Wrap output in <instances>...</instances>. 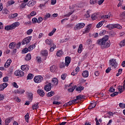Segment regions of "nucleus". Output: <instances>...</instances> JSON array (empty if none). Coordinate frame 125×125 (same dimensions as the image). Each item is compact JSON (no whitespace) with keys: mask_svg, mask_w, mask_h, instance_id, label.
<instances>
[{"mask_svg":"<svg viewBox=\"0 0 125 125\" xmlns=\"http://www.w3.org/2000/svg\"><path fill=\"white\" fill-rule=\"evenodd\" d=\"M108 40H109V36L106 35L102 39H99L97 42V44L101 45L102 49L108 48L111 45V42Z\"/></svg>","mask_w":125,"mask_h":125,"instance_id":"obj_1","label":"nucleus"},{"mask_svg":"<svg viewBox=\"0 0 125 125\" xmlns=\"http://www.w3.org/2000/svg\"><path fill=\"white\" fill-rule=\"evenodd\" d=\"M20 25L19 22H14L10 25H7L5 27V30L6 31H10V30H13L15 29L16 27H18Z\"/></svg>","mask_w":125,"mask_h":125,"instance_id":"obj_2","label":"nucleus"},{"mask_svg":"<svg viewBox=\"0 0 125 125\" xmlns=\"http://www.w3.org/2000/svg\"><path fill=\"white\" fill-rule=\"evenodd\" d=\"M106 28L108 29V30H113V29H115V28H117V29H122V26L118 24H108L106 26Z\"/></svg>","mask_w":125,"mask_h":125,"instance_id":"obj_3","label":"nucleus"},{"mask_svg":"<svg viewBox=\"0 0 125 125\" xmlns=\"http://www.w3.org/2000/svg\"><path fill=\"white\" fill-rule=\"evenodd\" d=\"M109 65H110L112 68L116 69V68H117V67L118 66V63L117 62V61H116V59H112L110 60Z\"/></svg>","mask_w":125,"mask_h":125,"instance_id":"obj_4","label":"nucleus"},{"mask_svg":"<svg viewBox=\"0 0 125 125\" xmlns=\"http://www.w3.org/2000/svg\"><path fill=\"white\" fill-rule=\"evenodd\" d=\"M42 81H43V77L42 76H36L34 78V81L36 83H42Z\"/></svg>","mask_w":125,"mask_h":125,"instance_id":"obj_5","label":"nucleus"},{"mask_svg":"<svg viewBox=\"0 0 125 125\" xmlns=\"http://www.w3.org/2000/svg\"><path fill=\"white\" fill-rule=\"evenodd\" d=\"M31 40H32V36L24 38L21 42V44H27V43L31 42Z\"/></svg>","mask_w":125,"mask_h":125,"instance_id":"obj_6","label":"nucleus"},{"mask_svg":"<svg viewBox=\"0 0 125 125\" xmlns=\"http://www.w3.org/2000/svg\"><path fill=\"white\" fill-rule=\"evenodd\" d=\"M84 26H85V24H84V23H79L76 24L75 27V30H79L80 29H82V28H83Z\"/></svg>","mask_w":125,"mask_h":125,"instance_id":"obj_7","label":"nucleus"},{"mask_svg":"<svg viewBox=\"0 0 125 125\" xmlns=\"http://www.w3.org/2000/svg\"><path fill=\"white\" fill-rule=\"evenodd\" d=\"M44 89L45 91H50L51 90V83L45 85L44 87Z\"/></svg>","mask_w":125,"mask_h":125,"instance_id":"obj_8","label":"nucleus"},{"mask_svg":"<svg viewBox=\"0 0 125 125\" xmlns=\"http://www.w3.org/2000/svg\"><path fill=\"white\" fill-rule=\"evenodd\" d=\"M15 75L19 76V77H23L24 76V72L21 70H17L15 72Z\"/></svg>","mask_w":125,"mask_h":125,"instance_id":"obj_9","label":"nucleus"},{"mask_svg":"<svg viewBox=\"0 0 125 125\" xmlns=\"http://www.w3.org/2000/svg\"><path fill=\"white\" fill-rule=\"evenodd\" d=\"M70 63H71V58L69 56L66 57L65 59V63L66 67L69 66Z\"/></svg>","mask_w":125,"mask_h":125,"instance_id":"obj_10","label":"nucleus"},{"mask_svg":"<svg viewBox=\"0 0 125 125\" xmlns=\"http://www.w3.org/2000/svg\"><path fill=\"white\" fill-rule=\"evenodd\" d=\"M37 93L40 95V96H42V97H43L44 96L45 93H44V91L42 89H39L37 90Z\"/></svg>","mask_w":125,"mask_h":125,"instance_id":"obj_11","label":"nucleus"},{"mask_svg":"<svg viewBox=\"0 0 125 125\" xmlns=\"http://www.w3.org/2000/svg\"><path fill=\"white\" fill-rule=\"evenodd\" d=\"M90 29H91V24H89L84 31H83V34H87V33H89V31H90Z\"/></svg>","mask_w":125,"mask_h":125,"instance_id":"obj_12","label":"nucleus"},{"mask_svg":"<svg viewBox=\"0 0 125 125\" xmlns=\"http://www.w3.org/2000/svg\"><path fill=\"white\" fill-rule=\"evenodd\" d=\"M21 68L22 71H24V72H27V71L29 70V66L28 65H21Z\"/></svg>","mask_w":125,"mask_h":125,"instance_id":"obj_13","label":"nucleus"},{"mask_svg":"<svg viewBox=\"0 0 125 125\" xmlns=\"http://www.w3.org/2000/svg\"><path fill=\"white\" fill-rule=\"evenodd\" d=\"M51 84L52 85H57V84H58V79L56 78H53L52 80Z\"/></svg>","mask_w":125,"mask_h":125,"instance_id":"obj_14","label":"nucleus"},{"mask_svg":"<svg viewBox=\"0 0 125 125\" xmlns=\"http://www.w3.org/2000/svg\"><path fill=\"white\" fill-rule=\"evenodd\" d=\"M11 121H13V117L7 118L5 121V125H8Z\"/></svg>","mask_w":125,"mask_h":125,"instance_id":"obj_15","label":"nucleus"},{"mask_svg":"<svg viewBox=\"0 0 125 125\" xmlns=\"http://www.w3.org/2000/svg\"><path fill=\"white\" fill-rule=\"evenodd\" d=\"M45 42L46 45H49L50 46L53 43V41L51 39H46Z\"/></svg>","mask_w":125,"mask_h":125,"instance_id":"obj_16","label":"nucleus"},{"mask_svg":"<svg viewBox=\"0 0 125 125\" xmlns=\"http://www.w3.org/2000/svg\"><path fill=\"white\" fill-rule=\"evenodd\" d=\"M27 98L30 101L33 100V93L32 92H27Z\"/></svg>","mask_w":125,"mask_h":125,"instance_id":"obj_17","label":"nucleus"},{"mask_svg":"<svg viewBox=\"0 0 125 125\" xmlns=\"http://www.w3.org/2000/svg\"><path fill=\"white\" fill-rule=\"evenodd\" d=\"M50 46L51 47L49 50L50 52H53V51H54V49L56 48V45L53 42L51 45H50Z\"/></svg>","mask_w":125,"mask_h":125,"instance_id":"obj_18","label":"nucleus"},{"mask_svg":"<svg viewBox=\"0 0 125 125\" xmlns=\"http://www.w3.org/2000/svg\"><path fill=\"white\" fill-rule=\"evenodd\" d=\"M8 85V84L7 83H3L2 84L0 85V90L2 91Z\"/></svg>","mask_w":125,"mask_h":125,"instance_id":"obj_19","label":"nucleus"},{"mask_svg":"<svg viewBox=\"0 0 125 125\" xmlns=\"http://www.w3.org/2000/svg\"><path fill=\"white\" fill-rule=\"evenodd\" d=\"M25 92V90L23 89H19L15 91V93H18V94H23Z\"/></svg>","mask_w":125,"mask_h":125,"instance_id":"obj_20","label":"nucleus"},{"mask_svg":"<svg viewBox=\"0 0 125 125\" xmlns=\"http://www.w3.org/2000/svg\"><path fill=\"white\" fill-rule=\"evenodd\" d=\"M36 3H37V2L36 1H34V0L29 1L27 4V5L28 6H33V5H35Z\"/></svg>","mask_w":125,"mask_h":125,"instance_id":"obj_21","label":"nucleus"},{"mask_svg":"<svg viewBox=\"0 0 125 125\" xmlns=\"http://www.w3.org/2000/svg\"><path fill=\"white\" fill-rule=\"evenodd\" d=\"M41 53L42 56H47L48 55V52L46 50L41 51Z\"/></svg>","mask_w":125,"mask_h":125,"instance_id":"obj_22","label":"nucleus"},{"mask_svg":"<svg viewBox=\"0 0 125 125\" xmlns=\"http://www.w3.org/2000/svg\"><path fill=\"white\" fill-rule=\"evenodd\" d=\"M18 16V14L17 13H14V14H11L9 16V19H13Z\"/></svg>","mask_w":125,"mask_h":125,"instance_id":"obj_23","label":"nucleus"},{"mask_svg":"<svg viewBox=\"0 0 125 125\" xmlns=\"http://www.w3.org/2000/svg\"><path fill=\"white\" fill-rule=\"evenodd\" d=\"M82 75L84 78H87V77H88V71L87 70L83 71L82 73Z\"/></svg>","mask_w":125,"mask_h":125,"instance_id":"obj_24","label":"nucleus"},{"mask_svg":"<svg viewBox=\"0 0 125 125\" xmlns=\"http://www.w3.org/2000/svg\"><path fill=\"white\" fill-rule=\"evenodd\" d=\"M9 47L10 48H14L16 47V43L12 42L9 44Z\"/></svg>","mask_w":125,"mask_h":125,"instance_id":"obj_25","label":"nucleus"},{"mask_svg":"<svg viewBox=\"0 0 125 125\" xmlns=\"http://www.w3.org/2000/svg\"><path fill=\"white\" fill-rule=\"evenodd\" d=\"M84 89V87L83 86H78L76 88V91H80L81 92L82 90H83Z\"/></svg>","mask_w":125,"mask_h":125,"instance_id":"obj_26","label":"nucleus"},{"mask_svg":"<svg viewBox=\"0 0 125 125\" xmlns=\"http://www.w3.org/2000/svg\"><path fill=\"white\" fill-rule=\"evenodd\" d=\"M31 59H32V56H31V54H27L25 57V60H26V61H29Z\"/></svg>","mask_w":125,"mask_h":125,"instance_id":"obj_27","label":"nucleus"},{"mask_svg":"<svg viewBox=\"0 0 125 125\" xmlns=\"http://www.w3.org/2000/svg\"><path fill=\"white\" fill-rule=\"evenodd\" d=\"M39 108V103H37L35 104L32 105L33 110H37V109Z\"/></svg>","mask_w":125,"mask_h":125,"instance_id":"obj_28","label":"nucleus"},{"mask_svg":"<svg viewBox=\"0 0 125 125\" xmlns=\"http://www.w3.org/2000/svg\"><path fill=\"white\" fill-rule=\"evenodd\" d=\"M118 89L120 93H122L124 92V91H125V90H124V88H123V86H121V85H119L118 87Z\"/></svg>","mask_w":125,"mask_h":125,"instance_id":"obj_29","label":"nucleus"},{"mask_svg":"<svg viewBox=\"0 0 125 125\" xmlns=\"http://www.w3.org/2000/svg\"><path fill=\"white\" fill-rule=\"evenodd\" d=\"M103 24H104V21H102L97 24L96 27L97 28H100V27H102Z\"/></svg>","mask_w":125,"mask_h":125,"instance_id":"obj_30","label":"nucleus"},{"mask_svg":"<svg viewBox=\"0 0 125 125\" xmlns=\"http://www.w3.org/2000/svg\"><path fill=\"white\" fill-rule=\"evenodd\" d=\"M34 78V75L33 74L29 73L27 76V80H32Z\"/></svg>","mask_w":125,"mask_h":125,"instance_id":"obj_31","label":"nucleus"},{"mask_svg":"<svg viewBox=\"0 0 125 125\" xmlns=\"http://www.w3.org/2000/svg\"><path fill=\"white\" fill-rule=\"evenodd\" d=\"M76 87H77V85H75L74 86H73L72 87L69 88L68 89V92H73L74 90L76 89Z\"/></svg>","mask_w":125,"mask_h":125,"instance_id":"obj_32","label":"nucleus"},{"mask_svg":"<svg viewBox=\"0 0 125 125\" xmlns=\"http://www.w3.org/2000/svg\"><path fill=\"white\" fill-rule=\"evenodd\" d=\"M82 49H83V44H80L78 49V53H82Z\"/></svg>","mask_w":125,"mask_h":125,"instance_id":"obj_33","label":"nucleus"},{"mask_svg":"<svg viewBox=\"0 0 125 125\" xmlns=\"http://www.w3.org/2000/svg\"><path fill=\"white\" fill-rule=\"evenodd\" d=\"M55 32H56V28H54L52 31L48 34L49 37H51V36H53V34H54V33H55Z\"/></svg>","mask_w":125,"mask_h":125,"instance_id":"obj_34","label":"nucleus"},{"mask_svg":"<svg viewBox=\"0 0 125 125\" xmlns=\"http://www.w3.org/2000/svg\"><path fill=\"white\" fill-rule=\"evenodd\" d=\"M84 98V96L79 95L76 97V100H81V99H83Z\"/></svg>","mask_w":125,"mask_h":125,"instance_id":"obj_35","label":"nucleus"},{"mask_svg":"<svg viewBox=\"0 0 125 125\" xmlns=\"http://www.w3.org/2000/svg\"><path fill=\"white\" fill-rule=\"evenodd\" d=\"M54 95V91H51L50 92L47 93V97H51V96H53Z\"/></svg>","mask_w":125,"mask_h":125,"instance_id":"obj_36","label":"nucleus"},{"mask_svg":"<svg viewBox=\"0 0 125 125\" xmlns=\"http://www.w3.org/2000/svg\"><path fill=\"white\" fill-rule=\"evenodd\" d=\"M62 54H63V52H62V50H59L57 52V56H59V57L62 56Z\"/></svg>","mask_w":125,"mask_h":125,"instance_id":"obj_37","label":"nucleus"},{"mask_svg":"<svg viewBox=\"0 0 125 125\" xmlns=\"http://www.w3.org/2000/svg\"><path fill=\"white\" fill-rule=\"evenodd\" d=\"M97 18L98 16L97 14H94L91 16V19H92V20H96V19H97Z\"/></svg>","mask_w":125,"mask_h":125,"instance_id":"obj_38","label":"nucleus"},{"mask_svg":"<svg viewBox=\"0 0 125 125\" xmlns=\"http://www.w3.org/2000/svg\"><path fill=\"white\" fill-rule=\"evenodd\" d=\"M29 113H27L24 116V118L27 123L29 122Z\"/></svg>","mask_w":125,"mask_h":125,"instance_id":"obj_39","label":"nucleus"},{"mask_svg":"<svg viewBox=\"0 0 125 125\" xmlns=\"http://www.w3.org/2000/svg\"><path fill=\"white\" fill-rule=\"evenodd\" d=\"M119 45H120V46L123 47V46H125V40H123V41H122L120 44H119Z\"/></svg>","mask_w":125,"mask_h":125,"instance_id":"obj_40","label":"nucleus"},{"mask_svg":"<svg viewBox=\"0 0 125 125\" xmlns=\"http://www.w3.org/2000/svg\"><path fill=\"white\" fill-rule=\"evenodd\" d=\"M42 20H43L42 18V17H39L37 20V23H38V24H40V23H42Z\"/></svg>","mask_w":125,"mask_h":125,"instance_id":"obj_41","label":"nucleus"},{"mask_svg":"<svg viewBox=\"0 0 125 125\" xmlns=\"http://www.w3.org/2000/svg\"><path fill=\"white\" fill-rule=\"evenodd\" d=\"M15 3V2H14V1L13 0H10L7 2V4L9 6H10V5H12V4H14Z\"/></svg>","mask_w":125,"mask_h":125,"instance_id":"obj_42","label":"nucleus"},{"mask_svg":"<svg viewBox=\"0 0 125 125\" xmlns=\"http://www.w3.org/2000/svg\"><path fill=\"white\" fill-rule=\"evenodd\" d=\"M50 14L47 13L44 17V20H46V19H47L48 18H50Z\"/></svg>","mask_w":125,"mask_h":125,"instance_id":"obj_43","label":"nucleus"},{"mask_svg":"<svg viewBox=\"0 0 125 125\" xmlns=\"http://www.w3.org/2000/svg\"><path fill=\"white\" fill-rule=\"evenodd\" d=\"M33 33V29H30L28 30L26 32V34L27 35H31Z\"/></svg>","mask_w":125,"mask_h":125,"instance_id":"obj_44","label":"nucleus"},{"mask_svg":"<svg viewBox=\"0 0 125 125\" xmlns=\"http://www.w3.org/2000/svg\"><path fill=\"white\" fill-rule=\"evenodd\" d=\"M102 19H108V18H110V16L108 15H105V16H102L101 17Z\"/></svg>","mask_w":125,"mask_h":125,"instance_id":"obj_45","label":"nucleus"},{"mask_svg":"<svg viewBox=\"0 0 125 125\" xmlns=\"http://www.w3.org/2000/svg\"><path fill=\"white\" fill-rule=\"evenodd\" d=\"M97 2V0H90V4H95Z\"/></svg>","mask_w":125,"mask_h":125,"instance_id":"obj_46","label":"nucleus"},{"mask_svg":"<svg viewBox=\"0 0 125 125\" xmlns=\"http://www.w3.org/2000/svg\"><path fill=\"white\" fill-rule=\"evenodd\" d=\"M90 12V10H88L87 11V15H85L84 16L86 18H88V17H90V15H89Z\"/></svg>","mask_w":125,"mask_h":125,"instance_id":"obj_47","label":"nucleus"},{"mask_svg":"<svg viewBox=\"0 0 125 125\" xmlns=\"http://www.w3.org/2000/svg\"><path fill=\"white\" fill-rule=\"evenodd\" d=\"M119 106L120 108H122L123 109H124L125 108V104H123L122 103H120L119 104Z\"/></svg>","mask_w":125,"mask_h":125,"instance_id":"obj_48","label":"nucleus"},{"mask_svg":"<svg viewBox=\"0 0 125 125\" xmlns=\"http://www.w3.org/2000/svg\"><path fill=\"white\" fill-rule=\"evenodd\" d=\"M118 94H119L118 92H115L113 93L112 94H111L110 95V96L111 97H114V96H116V95H118Z\"/></svg>","mask_w":125,"mask_h":125,"instance_id":"obj_49","label":"nucleus"},{"mask_svg":"<svg viewBox=\"0 0 125 125\" xmlns=\"http://www.w3.org/2000/svg\"><path fill=\"white\" fill-rule=\"evenodd\" d=\"M32 22L33 24H36L38 22V19L36 18H33L32 20Z\"/></svg>","mask_w":125,"mask_h":125,"instance_id":"obj_50","label":"nucleus"},{"mask_svg":"<svg viewBox=\"0 0 125 125\" xmlns=\"http://www.w3.org/2000/svg\"><path fill=\"white\" fill-rule=\"evenodd\" d=\"M96 102H92L91 103V105L92 107V108H95V106H96Z\"/></svg>","mask_w":125,"mask_h":125,"instance_id":"obj_51","label":"nucleus"},{"mask_svg":"<svg viewBox=\"0 0 125 125\" xmlns=\"http://www.w3.org/2000/svg\"><path fill=\"white\" fill-rule=\"evenodd\" d=\"M3 83H7L8 82V77H5L3 78Z\"/></svg>","mask_w":125,"mask_h":125,"instance_id":"obj_52","label":"nucleus"},{"mask_svg":"<svg viewBox=\"0 0 125 125\" xmlns=\"http://www.w3.org/2000/svg\"><path fill=\"white\" fill-rule=\"evenodd\" d=\"M50 70L51 72H54L55 71V66L53 65L50 67Z\"/></svg>","mask_w":125,"mask_h":125,"instance_id":"obj_53","label":"nucleus"},{"mask_svg":"<svg viewBox=\"0 0 125 125\" xmlns=\"http://www.w3.org/2000/svg\"><path fill=\"white\" fill-rule=\"evenodd\" d=\"M115 88H114L113 87H110L109 88V92H115Z\"/></svg>","mask_w":125,"mask_h":125,"instance_id":"obj_54","label":"nucleus"},{"mask_svg":"<svg viewBox=\"0 0 125 125\" xmlns=\"http://www.w3.org/2000/svg\"><path fill=\"white\" fill-rule=\"evenodd\" d=\"M26 5H27V4L26 3H22L21 4L20 7H21V8H25V6H26Z\"/></svg>","mask_w":125,"mask_h":125,"instance_id":"obj_55","label":"nucleus"},{"mask_svg":"<svg viewBox=\"0 0 125 125\" xmlns=\"http://www.w3.org/2000/svg\"><path fill=\"white\" fill-rule=\"evenodd\" d=\"M29 51V49H28V48H25L22 50V53H27Z\"/></svg>","mask_w":125,"mask_h":125,"instance_id":"obj_56","label":"nucleus"},{"mask_svg":"<svg viewBox=\"0 0 125 125\" xmlns=\"http://www.w3.org/2000/svg\"><path fill=\"white\" fill-rule=\"evenodd\" d=\"M53 104L54 105H60V104H61V102L54 101L53 102Z\"/></svg>","mask_w":125,"mask_h":125,"instance_id":"obj_57","label":"nucleus"},{"mask_svg":"<svg viewBox=\"0 0 125 125\" xmlns=\"http://www.w3.org/2000/svg\"><path fill=\"white\" fill-rule=\"evenodd\" d=\"M73 14V12H70L67 14H66L64 15L65 17H69L70 15H72Z\"/></svg>","mask_w":125,"mask_h":125,"instance_id":"obj_58","label":"nucleus"},{"mask_svg":"<svg viewBox=\"0 0 125 125\" xmlns=\"http://www.w3.org/2000/svg\"><path fill=\"white\" fill-rule=\"evenodd\" d=\"M65 66H66V63H64V62H62V63H61L60 64V67L61 68H64L65 67Z\"/></svg>","mask_w":125,"mask_h":125,"instance_id":"obj_59","label":"nucleus"},{"mask_svg":"<svg viewBox=\"0 0 125 125\" xmlns=\"http://www.w3.org/2000/svg\"><path fill=\"white\" fill-rule=\"evenodd\" d=\"M2 13L4 14H7V13H8V10H7L6 9H4L2 10Z\"/></svg>","mask_w":125,"mask_h":125,"instance_id":"obj_60","label":"nucleus"},{"mask_svg":"<svg viewBox=\"0 0 125 125\" xmlns=\"http://www.w3.org/2000/svg\"><path fill=\"white\" fill-rule=\"evenodd\" d=\"M4 99V96L2 94H0V101H2Z\"/></svg>","mask_w":125,"mask_h":125,"instance_id":"obj_61","label":"nucleus"},{"mask_svg":"<svg viewBox=\"0 0 125 125\" xmlns=\"http://www.w3.org/2000/svg\"><path fill=\"white\" fill-rule=\"evenodd\" d=\"M13 85L14 87H16V88H18V85H17V83H16V82H14L13 83Z\"/></svg>","mask_w":125,"mask_h":125,"instance_id":"obj_62","label":"nucleus"},{"mask_svg":"<svg viewBox=\"0 0 125 125\" xmlns=\"http://www.w3.org/2000/svg\"><path fill=\"white\" fill-rule=\"evenodd\" d=\"M37 14V12L36 11H32L30 13L31 16H35Z\"/></svg>","mask_w":125,"mask_h":125,"instance_id":"obj_63","label":"nucleus"},{"mask_svg":"<svg viewBox=\"0 0 125 125\" xmlns=\"http://www.w3.org/2000/svg\"><path fill=\"white\" fill-rule=\"evenodd\" d=\"M100 36H104L105 35V31L102 30V31L100 32L99 33Z\"/></svg>","mask_w":125,"mask_h":125,"instance_id":"obj_64","label":"nucleus"}]
</instances>
